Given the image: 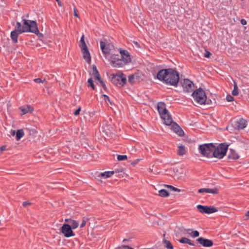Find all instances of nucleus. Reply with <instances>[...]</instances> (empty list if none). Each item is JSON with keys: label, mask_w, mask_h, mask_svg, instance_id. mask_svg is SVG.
I'll return each mask as SVG.
<instances>
[{"label": "nucleus", "mask_w": 249, "mask_h": 249, "mask_svg": "<svg viewBox=\"0 0 249 249\" xmlns=\"http://www.w3.org/2000/svg\"><path fill=\"white\" fill-rule=\"evenodd\" d=\"M179 242L182 244H188L191 246H195V245L194 243H192L190 239L187 238L186 237H182L180 240H179Z\"/></svg>", "instance_id": "a878e982"}, {"label": "nucleus", "mask_w": 249, "mask_h": 249, "mask_svg": "<svg viewBox=\"0 0 249 249\" xmlns=\"http://www.w3.org/2000/svg\"><path fill=\"white\" fill-rule=\"evenodd\" d=\"M240 22L243 25L247 24V21L245 19H242L240 21Z\"/></svg>", "instance_id": "3c124183"}, {"label": "nucleus", "mask_w": 249, "mask_h": 249, "mask_svg": "<svg viewBox=\"0 0 249 249\" xmlns=\"http://www.w3.org/2000/svg\"><path fill=\"white\" fill-rule=\"evenodd\" d=\"M81 107H79L74 112L73 114L75 116H77L80 114V112L81 111Z\"/></svg>", "instance_id": "c03bdc74"}, {"label": "nucleus", "mask_w": 249, "mask_h": 249, "mask_svg": "<svg viewBox=\"0 0 249 249\" xmlns=\"http://www.w3.org/2000/svg\"><path fill=\"white\" fill-rule=\"evenodd\" d=\"M159 195L161 197H167L169 196L168 191L165 189H161L159 191Z\"/></svg>", "instance_id": "cd10ccee"}, {"label": "nucleus", "mask_w": 249, "mask_h": 249, "mask_svg": "<svg viewBox=\"0 0 249 249\" xmlns=\"http://www.w3.org/2000/svg\"><path fill=\"white\" fill-rule=\"evenodd\" d=\"M163 244L164 246L168 249H173V246L171 243L167 240H163Z\"/></svg>", "instance_id": "c756f323"}, {"label": "nucleus", "mask_w": 249, "mask_h": 249, "mask_svg": "<svg viewBox=\"0 0 249 249\" xmlns=\"http://www.w3.org/2000/svg\"><path fill=\"white\" fill-rule=\"evenodd\" d=\"M184 91L187 92H191L194 89V85L193 83L188 79H185L182 84Z\"/></svg>", "instance_id": "9b49d317"}, {"label": "nucleus", "mask_w": 249, "mask_h": 249, "mask_svg": "<svg viewBox=\"0 0 249 249\" xmlns=\"http://www.w3.org/2000/svg\"><path fill=\"white\" fill-rule=\"evenodd\" d=\"M16 134L15 130H11L10 131V135L12 136H14Z\"/></svg>", "instance_id": "864d4df0"}, {"label": "nucleus", "mask_w": 249, "mask_h": 249, "mask_svg": "<svg viewBox=\"0 0 249 249\" xmlns=\"http://www.w3.org/2000/svg\"><path fill=\"white\" fill-rule=\"evenodd\" d=\"M135 75L134 74H130L128 76V81L131 84H133L135 81Z\"/></svg>", "instance_id": "f704fd0d"}, {"label": "nucleus", "mask_w": 249, "mask_h": 249, "mask_svg": "<svg viewBox=\"0 0 249 249\" xmlns=\"http://www.w3.org/2000/svg\"><path fill=\"white\" fill-rule=\"evenodd\" d=\"M170 125H171V129L179 136H184V131L177 123L173 122Z\"/></svg>", "instance_id": "2eb2a0df"}, {"label": "nucleus", "mask_w": 249, "mask_h": 249, "mask_svg": "<svg viewBox=\"0 0 249 249\" xmlns=\"http://www.w3.org/2000/svg\"><path fill=\"white\" fill-rule=\"evenodd\" d=\"M16 139L17 141H19L24 135L23 129H18L16 132Z\"/></svg>", "instance_id": "bb28decb"}, {"label": "nucleus", "mask_w": 249, "mask_h": 249, "mask_svg": "<svg viewBox=\"0 0 249 249\" xmlns=\"http://www.w3.org/2000/svg\"><path fill=\"white\" fill-rule=\"evenodd\" d=\"M79 47L81 48V49L88 48V47L85 43V41L84 40V35H83L81 36V39L80 40Z\"/></svg>", "instance_id": "c85d7f7f"}, {"label": "nucleus", "mask_w": 249, "mask_h": 249, "mask_svg": "<svg viewBox=\"0 0 249 249\" xmlns=\"http://www.w3.org/2000/svg\"><path fill=\"white\" fill-rule=\"evenodd\" d=\"M157 78L166 85L177 87L179 80V74L176 68L162 69L157 73Z\"/></svg>", "instance_id": "f257e3e1"}, {"label": "nucleus", "mask_w": 249, "mask_h": 249, "mask_svg": "<svg viewBox=\"0 0 249 249\" xmlns=\"http://www.w3.org/2000/svg\"><path fill=\"white\" fill-rule=\"evenodd\" d=\"M86 222H87L86 219H85L84 218L83 219L82 223L80 225V228H83L85 226V225L86 224Z\"/></svg>", "instance_id": "de8ad7c7"}, {"label": "nucleus", "mask_w": 249, "mask_h": 249, "mask_svg": "<svg viewBox=\"0 0 249 249\" xmlns=\"http://www.w3.org/2000/svg\"><path fill=\"white\" fill-rule=\"evenodd\" d=\"M18 31L14 30L11 33V37L13 41L16 43L18 42V36L22 33L18 32Z\"/></svg>", "instance_id": "4be33fe9"}, {"label": "nucleus", "mask_w": 249, "mask_h": 249, "mask_svg": "<svg viewBox=\"0 0 249 249\" xmlns=\"http://www.w3.org/2000/svg\"><path fill=\"white\" fill-rule=\"evenodd\" d=\"M31 31L28 32L34 33L36 35L39 37H43V35L42 33H40L39 31L37 22L36 21L34 20L31 26L30 27Z\"/></svg>", "instance_id": "f3484780"}, {"label": "nucleus", "mask_w": 249, "mask_h": 249, "mask_svg": "<svg viewBox=\"0 0 249 249\" xmlns=\"http://www.w3.org/2000/svg\"><path fill=\"white\" fill-rule=\"evenodd\" d=\"M158 111L160 116H165L166 113H168V110L166 108V105L164 102H160L157 106Z\"/></svg>", "instance_id": "a211bd4d"}, {"label": "nucleus", "mask_w": 249, "mask_h": 249, "mask_svg": "<svg viewBox=\"0 0 249 249\" xmlns=\"http://www.w3.org/2000/svg\"><path fill=\"white\" fill-rule=\"evenodd\" d=\"M228 145L225 143H221L217 146L214 144L213 151V158H216L219 159H222L226 155L228 149Z\"/></svg>", "instance_id": "20e7f679"}, {"label": "nucleus", "mask_w": 249, "mask_h": 249, "mask_svg": "<svg viewBox=\"0 0 249 249\" xmlns=\"http://www.w3.org/2000/svg\"><path fill=\"white\" fill-rule=\"evenodd\" d=\"M226 100L228 102H231L234 100V98L231 95H227L226 96Z\"/></svg>", "instance_id": "a19ab883"}, {"label": "nucleus", "mask_w": 249, "mask_h": 249, "mask_svg": "<svg viewBox=\"0 0 249 249\" xmlns=\"http://www.w3.org/2000/svg\"><path fill=\"white\" fill-rule=\"evenodd\" d=\"M23 25L21 26V23L17 21L15 25V30L18 31L20 33H26L31 31L30 27L31 26L34 20L26 19L22 17Z\"/></svg>", "instance_id": "423d86ee"}, {"label": "nucleus", "mask_w": 249, "mask_h": 249, "mask_svg": "<svg viewBox=\"0 0 249 249\" xmlns=\"http://www.w3.org/2000/svg\"><path fill=\"white\" fill-rule=\"evenodd\" d=\"M31 205V203H30V202L29 201H24L22 203V206L24 207H27V206H29V205Z\"/></svg>", "instance_id": "49530a36"}, {"label": "nucleus", "mask_w": 249, "mask_h": 249, "mask_svg": "<svg viewBox=\"0 0 249 249\" xmlns=\"http://www.w3.org/2000/svg\"><path fill=\"white\" fill-rule=\"evenodd\" d=\"M196 241L204 247H211L213 245V241L212 240L205 238L202 237L196 239Z\"/></svg>", "instance_id": "f8f14e48"}, {"label": "nucleus", "mask_w": 249, "mask_h": 249, "mask_svg": "<svg viewBox=\"0 0 249 249\" xmlns=\"http://www.w3.org/2000/svg\"><path fill=\"white\" fill-rule=\"evenodd\" d=\"M111 82L116 86L121 88L126 83V78L125 75L123 72L118 73H112L110 75Z\"/></svg>", "instance_id": "39448f33"}, {"label": "nucleus", "mask_w": 249, "mask_h": 249, "mask_svg": "<svg viewBox=\"0 0 249 249\" xmlns=\"http://www.w3.org/2000/svg\"><path fill=\"white\" fill-rule=\"evenodd\" d=\"M73 12H74V13H73L74 16L79 18V15L78 14V10L77 9V8H76V7L75 6H74V8H73Z\"/></svg>", "instance_id": "79ce46f5"}, {"label": "nucleus", "mask_w": 249, "mask_h": 249, "mask_svg": "<svg viewBox=\"0 0 249 249\" xmlns=\"http://www.w3.org/2000/svg\"><path fill=\"white\" fill-rule=\"evenodd\" d=\"M60 231L64 234V236L67 238L75 235L71 226L68 224H64L61 228Z\"/></svg>", "instance_id": "6e6552de"}, {"label": "nucleus", "mask_w": 249, "mask_h": 249, "mask_svg": "<svg viewBox=\"0 0 249 249\" xmlns=\"http://www.w3.org/2000/svg\"><path fill=\"white\" fill-rule=\"evenodd\" d=\"M88 87H90L93 90H95V87L93 83V80L91 78H90L88 80Z\"/></svg>", "instance_id": "7c9ffc66"}, {"label": "nucleus", "mask_w": 249, "mask_h": 249, "mask_svg": "<svg viewBox=\"0 0 249 249\" xmlns=\"http://www.w3.org/2000/svg\"><path fill=\"white\" fill-rule=\"evenodd\" d=\"M72 220V219H70V218H69V219L67 218V219H65V221L67 222L71 223Z\"/></svg>", "instance_id": "4d7b16f0"}, {"label": "nucleus", "mask_w": 249, "mask_h": 249, "mask_svg": "<svg viewBox=\"0 0 249 249\" xmlns=\"http://www.w3.org/2000/svg\"><path fill=\"white\" fill-rule=\"evenodd\" d=\"M208 193H211L213 194H218V189L215 188L213 189L208 188Z\"/></svg>", "instance_id": "c9c22d12"}, {"label": "nucleus", "mask_w": 249, "mask_h": 249, "mask_svg": "<svg viewBox=\"0 0 249 249\" xmlns=\"http://www.w3.org/2000/svg\"><path fill=\"white\" fill-rule=\"evenodd\" d=\"M161 118L163 120V123L166 125H170L173 122L171 115L169 113H166L165 116H160Z\"/></svg>", "instance_id": "aec40b11"}, {"label": "nucleus", "mask_w": 249, "mask_h": 249, "mask_svg": "<svg viewBox=\"0 0 249 249\" xmlns=\"http://www.w3.org/2000/svg\"><path fill=\"white\" fill-rule=\"evenodd\" d=\"M102 96H103V98H104V100L106 102L108 101V102H109V103H110V104L111 105H112V103L111 102V101H110V99H109V97H108L107 95H106V94H104V95H102Z\"/></svg>", "instance_id": "58836bf2"}, {"label": "nucleus", "mask_w": 249, "mask_h": 249, "mask_svg": "<svg viewBox=\"0 0 249 249\" xmlns=\"http://www.w3.org/2000/svg\"><path fill=\"white\" fill-rule=\"evenodd\" d=\"M208 188H201L198 191L199 193H208Z\"/></svg>", "instance_id": "37998d69"}, {"label": "nucleus", "mask_w": 249, "mask_h": 249, "mask_svg": "<svg viewBox=\"0 0 249 249\" xmlns=\"http://www.w3.org/2000/svg\"><path fill=\"white\" fill-rule=\"evenodd\" d=\"M92 69H93L92 74H93V75H94V78L95 77H96L97 76L100 75V73H99L95 65H93Z\"/></svg>", "instance_id": "72a5a7b5"}, {"label": "nucleus", "mask_w": 249, "mask_h": 249, "mask_svg": "<svg viewBox=\"0 0 249 249\" xmlns=\"http://www.w3.org/2000/svg\"><path fill=\"white\" fill-rule=\"evenodd\" d=\"M81 50L83 55V58L87 63H90L91 62V56L88 48H86Z\"/></svg>", "instance_id": "6ab92c4d"}, {"label": "nucleus", "mask_w": 249, "mask_h": 249, "mask_svg": "<svg viewBox=\"0 0 249 249\" xmlns=\"http://www.w3.org/2000/svg\"><path fill=\"white\" fill-rule=\"evenodd\" d=\"M34 81L36 83H43L44 81H45V79H44L42 80V79L40 78H36L34 80Z\"/></svg>", "instance_id": "ea45409f"}, {"label": "nucleus", "mask_w": 249, "mask_h": 249, "mask_svg": "<svg viewBox=\"0 0 249 249\" xmlns=\"http://www.w3.org/2000/svg\"><path fill=\"white\" fill-rule=\"evenodd\" d=\"M238 94H239V92H238V87H237V84L234 82V89H233V90L232 91V94L234 96H236V95H238Z\"/></svg>", "instance_id": "473e14b6"}, {"label": "nucleus", "mask_w": 249, "mask_h": 249, "mask_svg": "<svg viewBox=\"0 0 249 249\" xmlns=\"http://www.w3.org/2000/svg\"><path fill=\"white\" fill-rule=\"evenodd\" d=\"M120 53L121 58L123 59L125 65L131 62V58L128 52L126 50H122L120 49Z\"/></svg>", "instance_id": "4468645a"}, {"label": "nucleus", "mask_w": 249, "mask_h": 249, "mask_svg": "<svg viewBox=\"0 0 249 249\" xmlns=\"http://www.w3.org/2000/svg\"><path fill=\"white\" fill-rule=\"evenodd\" d=\"M55 0L57 2L58 5L59 6H61V7L63 6V3L60 0Z\"/></svg>", "instance_id": "5fc2aeb1"}, {"label": "nucleus", "mask_w": 249, "mask_h": 249, "mask_svg": "<svg viewBox=\"0 0 249 249\" xmlns=\"http://www.w3.org/2000/svg\"><path fill=\"white\" fill-rule=\"evenodd\" d=\"M245 217H249V210L245 214Z\"/></svg>", "instance_id": "13d9d810"}, {"label": "nucleus", "mask_w": 249, "mask_h": 249, "mask_svg": "<svg viewBox=\"0 0 249 249\" xmlns=\"http://www.w3.org/2000/svg\"><path fill=\"white\" fill-rule=\"evenodd\" d=\"M187 151L185 149V147L184 145H181L178 147V150L177 152V154L178 156H182L187 153Z\"/></svg>", "instance_id": "b1692460"}, {"label": "nucleus", "mask_w": 249, "mask_h": 249, "mask_svg": "<svg viewBox=\"0 0 249 249\" xmlns=\"http://www.w3.org/2000/svg\"><path fill=\"white\" fill-rule=\"evenodd\" d=\"M100 84H101V86L105 90H106V91H107V88L106 87L105 82L104 81H101Z\"/></svg>", "instance_id": "a18cd8bd"}, {"label": "nucleus", "mask_w": 249, "mask_h": 249, "mask_svg": "<svg viewBox=\"0 0 249 249\" xmlns=\"http://www.w3.org/2000/svg\"><path fill=\"white\" fill-rule=\"evenodd\" d=\"M127 239H124V240H123V242H125V241H127Z\"/></svg>", "instance_id": "052dcab7"}, {"label": "nucleus", "mask_w": 249, "mask_h": 249, "mask_svg": "<svg viewBox=\"0 0 249 249\" xmlns=\"http://www.w3.org/2000/svg\"><path fill=\"white\" fill-rule=\"evenodd\" d=\"M214 144L213 143H204L198 146V150L200 154L208 158H213Z\"/></svg>", "instance_id": "7ed1b4c3"}, {"label": "nucleus", "mask_w": 249, "mask_h": 249, "mask_svg": "<svg viewBox=\"0 0 249 249\" xmlns=\"http://www.w3.org/2000/svg\"><path fill=\"white\" fill-rule=\"evenodd\" d=\"M140 160L139 159H137L135 161H133L132 163V164L133 165H136L138 163V162Z\"/></svg>", "instance_id": "6e6d98bb"}, {"label": "nucleus", "mask_w": 249, "mask_h": 249, "mask_svg": "<svg viewBox=\"0 0 249 249\" xmlns=\"http://www.w3.org/2000/svg\"><path fill=\"white\" fill-rule=\"evenodd\" d=\"M109 61L112 66L115 68H121L125 65L123 59L119 54H112Z\"/></svg>", "instance_id": "0eeeda50"}, {"label": "nucleus", "mask_w": 249, "mask_h": 249, "mask_svg": "<svg viewBox=\"0 0 249 249\" xmlns=\"http://www.w3.org/2000/svg\"><path fill=\"white\" fill-rule=\"evenodd\" d=\"M114 173L113 171H107L103 173H102L99 174L98 176L99 177H103L105 178H108L110 177L112 175H113Z\"/></svg>", "instance_id": "393cba45"}, {"label": "nucleus", "mask_w": 249, "mask_h": 249, "mask_svg": "<svg viewBox=\"0 0 249 249\" xmlns=\"http://www.w3.org/2000/svg\"><path fill=\"white\" fill-rule=\"evenodd\" d=\"M95 79L99 81V82L101 83V81H103V80H102V78L100 76V75H99L98 76H97L96 77H95L94 78Z\"/></svg>", "instance_id": "8fccbe9b"}, {"label": "nucleus", "mask_w": 249, "mask_h": 249, "mask_svg": "<svg viewBox=\"0 0 249 249\" xmlns=\"http://www.w3.org/2000/svg\"><path fill=\"white\" fill-rule=\"evenodd\" d=\"M180 231L184 235L188 234L193 238H196L199 236V232L197 231H193L192 229H180Z\"/></svg>", "instance_id": "ddd939ff"}, {"label": "nucleus", "mask_w": 249, "mask_h": 249, "mask_svg": "<svg viewBox=\"0 0 249 249\" xmlns=\"http://www.w3.org/2000/svg\"><path fill=\"white\" fill-rule=\"evenodd\" d=\"M198 211L202 213H212L217 212V209L214 206H207L201 205L197 206Z\"/></svg>", "instance_id": "9d476101"}, {"label": "nucleus", "mask_w": 249, "mask_h": 249, "mask_svg": "<svg viewBox=\"0 0 249 249\" xmlns=\"http://www.w3.org/2000/svg\"><path fill=\"white\" fill-rule=\"evenodd\" d=\"M127 159V157L125 155H118L117 156V160L119 161L124 160H126Z\"/></svg>", "instance_id": "e433bc0d"}, {"label": "nucleus", "mask_w": 249, "mask_h": 249, "mask_svg": "<svg viewBox=\"0 0 249 249\" xmlns=\"http://www.w3.org/2000/svg\"><path fill=\"white\" fill-rule=\"evenodd\" d=\"M101 49L103 54L106 56V54L110 53V51L113 47V45L111 43H108L105 39V41L101 40L100 42Z\"/></svg>", "instance_id": "1a4fd4ad"}, {"label": "nucleus", "mask_w": 249, "mask_h": 249, "mask_svg": "<svg viewBox=\"0 0 249 249\" xmlns=\"http://www.w3.org/2000/svg\"><path fill=\"white\" fill-rule=\"evenodd\" d=\"M194 100L200 105H209L212 103L211 100H207L205 91L199 88L194 90L192 94Z\"/></svg>", "instance_id": "f03ea898"}, {"label": "nucleus", "mask_w": 249, "mask_h": 249, "mask_svg": "<svg viewBox=\"0 0 249 249\" xmlns=\"http://www.w3.org/2000/svg\"><path fill=\"white\" fill-rule=\"evenodd\" d=\"M228 158L229 159L235 160L238 159L239 156L234 150L230 149V153L228 155Z\"/></svg>", "instance_id": "5701e85b"}, {"label": "nucleus", "mask_w": 249, "mask_h": 249, "mask_svg": "<svg viewBox=\"0 0 249 249\" xmlns=\"http://www.w3.org/2000/svg\"><path fill=\"white\" fill-rule=\"evenodd\" d=\"M70 223L71 224V226L72 229H76L79 226L78 222L75 220H72Z\"/></svg>", "instance_id": "2f4dec72"}, {"label": "nucleus", "mask_w": 249, "mask_h": 249, "mask_svg": "<svg viewBox=\"0 0 249 249\" xmlns=\"http://www.w3.org/2000/svg\"><path fill=\"white\" fill-rule=\"evenodd\" d=\"M166 187H167L168 188L170 189L172 191L178 192H180V189H178L177 188H176V187H175L173 186L169 185H166Z\"/></svg>", "instance_id": "4c0bfd02"}, {"label": "nucleus", "mask_w": 249, "mask_h": 249, "mask_svg": "<svg viewBox=\"0 0 249 249\" xmlns=\"http://www.w3.org/2000/svg\"><path fill=\"white\" fill-rule=\"evenodd\" d=\"M5 146H2L1 147L0 149H1V151H3V150H4L5 149Z\"/></svg>", "instance_id": "bf43d9fd"}, {"label": "nucleus", "mask_w": 249, "mask_h": 249, "mask_svg": "<svg viewBox=\"0 0 249 249\" xmlns=\"http://www.w3.org/2000/svg\"><path fill=\"white\" fill-rule=\"evenodd\" d=\"M19 108L22 112V115L32 112L34 111L33 107L30 105H27L26 107H21Z\"/></svg>", "instance_id": "412c9836"}, {"label": "nucleus", "mask_w": 249, "mask_h": 249, "mask_svg": "<svg viewBox=\"0 0 249 249\" xmlns=\"http://www.w3.org/2000/svg\"><path fill=\"white\" fill-rule=\"evenodd\" d=\"M211 54V53L210 52L206 51L205 53L204 54V56L206 58H209Z\"/></svg>", "instance_id": "09e8293b"}, {"label": "nucleus", "mask_w": 249, "mask_h": 249, "mask_svg": "<svg viewBox=\"0 0 249 249\" xmlns=\"http://www.w3.org/2000/svg\"><path fill=\"white\" fill-rule=\"evenodd\" d=\"M247 125V121L243 118H240L234 122V127L238 130L244 129Z\"/></svg>", "instance_id": "dca6fc26"}, {"label": "nucleus", "mask_w": 249, "mask_h": 249, "mask_svg": "<svg viewBox=\"0 0 249 249\" xmlns=\"http://www.w3.org/2000/svg\"><path fill=\"white\" fill-rule=\"evenodd\" d=\"M122 247L123 248H124V249H134L133 248L130 247L129 246H126V245H123V246H122Z\"/></svg>", "instance_id": "603ef678"}, {"label": "nucleus", "mask_w": 249, "mask_h": 249, "mask_svg": "<svg viewBox=\"0 0 249 249\" xmlns=\"http://www.w3.org/2000/svg\"><path fill=\"white\" fill-rule=\"evenodd\" d=\"M120 247H118L117 248H116V249H120Z\"/></svg>", "instance_id": "680f3d73"}]
</instances>
